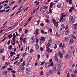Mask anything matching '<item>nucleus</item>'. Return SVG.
<instances>
[{"mask_svg":"<svg viewBox=\"0 0 77 77\" xmlns=\"http://www.w3.org/2000/svg\"><path fill=\"white\" fill-rule=\"evenodd\" d=\"M51 39H50L48 41V43H51Z\"/></svg>","mask_w":77,"mask_h":77,"instance_id":"obj_43","label":"nucleus"},{"mask_svg":"<svg viewBox=\"0 0 77 77\" xmlns=\"http://www.w3.org/2000/svg\"><path fill=\"white\" fill-rule=\"evenodd\" d=\"M57 44H55V46H54V48L55 49H56V48H57Z\"/></svg>","mask_w":77,"mask_h":77,"instance_id":"obj_39","label":"nucleus"},{"mask_svg":"<svg viewBox=\"0 0 77 77\" xmlns=\"http://www.w3.org/2000/svg\"><path fill=\"white\" fill-rule=\"evenodd\" d=\"M31 72V70L30 69L26 68V72L27 74H29Z\"/></svg>","mask_w":77,"mask_h":77,"instance_id":"obj_1","label":"nucleus"},{"mask_svg":"<svg viewBox=\"0 0 77 77\" xmlns=\"http://www.w3.org/2000/svg\"><path fill=\"white\" fill-rule=\"evenodd\" d=\"M13 52L12 51H11L10 54H11V57H12V56H13Z\"/></svg>","mask_w":77,"mask_h":77,"instance_id":"obj_25","label":"nucleus"},{"mask_svg":"<svg viewBox=\"0 0 77 77\" xmlns=\"http://www.w3.org/2000/svg\"><path fill=\"white\" fill-rule=\"evenodd\" d=\"M45 22H47V23H49V20H48V19H46L45 20Z\"/></svg>","mask_w":77,"mask_h":77,"instance_id":"obj_44","label":"nucleus"},{"mask_svg":"<svg viewBox=\"0 0 77 77\" xmlns=\"http://www.w3.org/2000/svg\"><path fill=\"white\" fill-rule=\"evenodd\" d=\"M23 5H21L20 7V8H19V9H21L22 8H23Z\"/></svg>","mask_w":77,"mask_h":77,"instance_id":"obj_62","label":"nucleus"},{"mask_svg":"<svg viewBox=\"0 0 77 77\" xmlns=\"http://www.w3.org/2000/svg\"><path fill=\"white\" fill-rule=\"evenodd\" d=\"M73 73L74 74H76V73H77V70H75V71Z\"/></svg>","mask_w":77,"mask_h":77,"instance_id":"obj_63","label":"nucleus"},{"mask_svg":"<svg viewBox=\"0 0 77 77\" xmlns=\"http://www.w3.org/2000/svg\"><path fill=\"white\" fill-rule=\"evenodd\" d=\"M50 66H52V65H53V62H51L50 64Z\"/></svg>","mask_w":77,"mask_h":77,"instance_id":"obj_53","label":"nucleus"},{"mask_svg":"<svg viewBox=\"0 0 77 77\" xmlns=\"http://www.w3.org/2000/svg\"><path fill=\"white\" fill-rule=\"evenodd\" d=\"M5 56H3L2 57V59H3V60H5Z\"/></svg>","mask_w":77,"mask_h":77,"instance_id":"obj_50","label":"nucleus"},{"mask_svg":"<svg viewBox=\"0 0 77 77\" xmlns=\"http://www.w3.org/2000/svg\"><path fill=\"white\" fill-rule=\"evenodd\" d=\"M53 2H51L50 5V7L51 8H52V7H53Z\"/></svg>","mask_w":77,"mask_h":77,"instance_id":"obj_21","label":"nucleus"},{"mask_svg":"<svg viewBox=\"0 0 77 77\" xmlns=\"http://www.w3.org/2000/svg\"><path fill=\"white\" fill-rule=\"evenodd\" d=\"M69 4L71 5L72 4V0H69Z\"/></svg>","mask_w":77,"mask_h":77,"instance_id":"obj_20","label":"nucleus"},{"mask_svg":"<svg viewBox=\"0 0 77 77\" xmlns=\"http://www.w3.org/2000/svg\"><path fill=\"white\" fill-rule=\"evenodd\" d=\"M52 10H51V9H50L49 10V12H51L50 14H51V13H52Z\"/></svg>","mask_w":77,"mask_h":77,"instance_id":"obj_58","label":"nucleus"},{"mask_svg":"<svg viewBox=\"0 0 77 77\" xmlns=\"http://www.w3.org/2000/svg\"><path fill=\"white\" fill-rule=\"evenodd\" d=\"M4 51V50L3 49H2L0 50V53H3Z\"/></svg>","mask_w":77,"mask_h":77,"instance_id":"obj_23","label":"nucleus"},{"mask_svg":"<svg viewBox=\"0 0 77 77\" xmlns=\"http://www.w3.org/2000/svg\"><path fill=\"white\" fill-rule=\"evenodd\" d=\"M61 26L63 29H65V25H64V24H62L61 25Z\"/></svg>","mask_w":77,"mask_h":77,"instance_id":"obj_28","label":"nucleus"},{"mask_svg":"<svg viewBox=\"0 0 77 77\" xmlns=\"http://www.w3.org/2000/svg\"><path fill=\"white\" fill-rule=\"evenodd\" d=\"M44 63H45V62L43 61L40 64V65H44Z\"/></svg>","mask_w":77,"mask_h":77,"instance_id":"obj_41","label":"nucleus"},{"mask_svg":"<svg viewBox=\"0 0 77 77\" xmlns=\"http://www.w3.org/2000/svg\"><path fill=\"white\" fill-rule=\"evenodd\" d=\"M40 57H41V56L39 54L38 55V59L40 58Z\"/></svg>","mask_w":77,"mask_h":77,"instance_id":"obj_55","label":"nucleus"},{"mask_svg":"<svg viewBox=\"0 0 77 77\" xmlns=\"http://www.w3.org/2000/svg\"><path fill=\"white\" fill-rule=\"evenodd\" d=\"M40 50H41V51H42V50H44V48H42V47H41L40 48Z\"/></svg>","mask_w":77,"mask_h":77,"instance_id":"obj_60","label":"nucleus"},{"mask_svg":"<svg viewBox=\"0 0 77 77\" xmlns=\"http://www.w3.org/2000/svg\"><path fill=\"white\" fill-rule=\"evenodd\" d=\"M17 6H18V5H15V6H14V7L12 9V10H14V9H15V8H17Z\"/></svg>","mask_w":77,"mask_h":77,"instance_id":"obj_37","label":"nucleus"},{"mask_svg":"<svg viewBox=\"0 0 77 77\" xmlns=\"http://www.w3.org/2000/svg\"><path fill=\"white\" fill-rule=\"evenodd\" d=\"M66 17L64 18H61L60 17V22L61 21H62V22L64 21H65L66 20Z\"/></svg>","mask_w":77,"mask_h":77,"instance_id":"obj_4","label":"nucleus"},{"mask_svg":"<svg viewBox=\"0 0 77 77\" xmlns=\"http://www.w3.org/2000/svg\"><path fill=\"white\" fill-rule=\"evenodd\" d=\"M72 77H75V75H74V74H71Z\"/></svg>","mask_w":77,"mask_h":77,"instance_id":"obj_57","label":"nucleus"},{"mask_svg":"<svg viewBox=\"0 0 77 77\" xmlns=\"http://www.w3.org/2000/svg\"><path fill=\"white\" fill-rule=\"evenodd\" d=\"M32 18V17H30L28 20V22H29V21H30V20H31Z\"/></svg>","mask_w":77,"mask_h":77,"instance_id":"obj_32","label":"nucleus"},{"mask_svg":"<svg viewBox=\"0 0 77 77\" xmlns=\"http://www.w3.org/2000/svg\"><path fill=\"white\" fill-rule=\"evenodd\" d=\"M66 77H69V73H68L67 74Z\"/></svg>","mask_w":77,"mask_h":77,"instance_id":"obj_59","label":"nucleus"},{"mask_svg":"<svg viewBox=\"0 0 77 77\" xmlns=\"http://www.w3.org/2000/svg\"><path fill=\"white\" fill-rule=\"evenodd\" d=\"M61 5H60L59 4L57 6V7H58V8H60V7H61Z\"/></svg>","mask_w":77,"mask_h":77,"instance_id":"obj_52","label":"nucleus"},{"mask_svg":"<svg viewBox=\"0 0 77 77\" xmlns=\"http://www.w3.org/2000/svg\"><path fill=\"white\" fill-rule=\"evenodd\" d=\"M66 16H67V14H65L63 15V16H61L60 18H64V17H65Z\"/></svg>","mask_w":77,"mask_h":77,"instance_id":"obj_22","label":"nucleus"},{"mask_svg":"<svg viewBox=\"0 0 77 77\" xmlns=\"http://www.w3.org/2000/svg\"><path fill=\"white\" fill-rule=\"evenodd\" d=\"M65 45L64 44H63V45L62 47V49H64V48H65V46H64Z\"/></svg>","mask_w":77,"mask_h":77,"instance_id":"obj_29","label":"nucleus"},{"mask_svg":"<svg viewBox=\"0 0 77 77\" xmlns=\"http://www.w3.org/2000/svg\"><path fill=\"white\" fill-rule=\"evenodd\" d=\"M24 68L22 67L20 69V71H23V70H24Z\"/></svg>","mask_w":77,"mask_h":77,"instance_id":"obj_46","label":"nucleus"},{"mask_svg":"<svg viewBox=\"0 0 77 77\" xmlns=\"http://www.w3.org/2000/svg\"><path fill=\"white\" fill-rule=\"evenodd\" d=\"M44 74V72L43 71H42L40 73V75H42Z\"/></svg>","mask_w":77,"mask_h":77,"instance_id":"obj_18","label":"nucleus"},{"mask_svg":"<svg viewBox=\"0 0 77 77\" xmlns=\"http://www.w3.org/2000/svg\"><path fill=\"white\" fill-rule=\"evenodd\" d=\"M35 33L36 34V35H38V34H39V32H38L37 31H36L35 32Z\"/></svg>","mask_w":77,"mask_h":77,"instance_id":"obj_30","label":"nucleus"},{"mask_svg":"<svg viewBox=\"0 0 77 77\" xmlns=\"http://www.w3.org/2000/svg\"><path fill=\"white\" fill-rule=\"evenodd\" d=\"M58 23H59V22H55L54 25L55 26H56L57 24H58Z\"/></svg>","mask_w":77,"mask_h":77,"instance_id":"obj_27","label":"nucleus"},{"mask_svg":"<svg viewBox=\"0 0 77 77\" xmlns=\"http://www.w3.org/2000/svg\"><path fill=\"white\" fill-rule=\"evenodd\" d=\"M62 43H60V45H59V47H62Z\"/></svg>","mask_w":77,"mask_h":77,"instance_id":"obj_36","label":"nucleus"},{"mask_svg":"<svg viewBox=\"0 0 77 77\" xmlns=\"http://www.w3.org/2000/svg\"><path fill=\"white\" fill-rule=\"evenodd\" d=\"M53 71H56L57 70V68H56V66H54L53 67Z\"/></svg>","mask_w":77,"mask_h":77,"instance_id":"obj_9","label":"nucleus"},{"mask_svg":"<svg viewBox=\"0 0 77 77\" xmlns=\"http://www.w3.org/2000/svg\"><path fill=\"white\" fill-rule=\"evenodd\" d=\"M75 27H76V28H77V23H76L74 25Z\"/></svg>","mask_w":77,"mask_h":77,"instance_id":"obj_64","label":"nucleus"},{"mask_svg":"<svg viewBox=\"0 0 77 77\" xmlns=\"http://www.w3.org/2000/svg\"><path fill=\"white\" fill-rule=\"evenodd\" d=\"M45 38L44 37H42L40 38V41H45Z\"/></svg>","mask_w":77,"mask_h":77,"instance_id":"obj_11","label":"nucleus"},{"mask_svg":"<svg viewBox=\"0 0 77 77\" xmlns=\"http://www.w3.org/2000/svg\"><path fill=\"white\" fill-rule=\"evenodd\" d=\"M54 60H55V61H56V62H58V58L57 57H55L54 58Z\"/></svg>","mask_w":77,"mask_h":77,"instance_id":"obj_19","label":"nucleus"},{"mask_svg":"<svg viewBox=\"0 0 77 77\" xmlns=\"http://www.w3.org/2000/svg\"><path fill=\"white\" fill-rule=\"evenodd\" d=\"M56 35L57 36V37H60V34H59V33H58V32H57L56 33Z\"/></svg>","mask_w":77,"mask_h":77,"instance_id":"obj_17","label":"nucleus"},{"mask_svg":"<svg viewBox=\"0 0 77 77\" xmlns=\"http://www.w3.org/2000/svg\"><path fill=\"white\" fill-rule=\"evenodd\" d=\"M20 41H23V38L22 37H20Z\"/></svg>","mask_w":77,"mask_h":77,"instance_id":"obj_54","label":"nucleus"},{"mask_svg":"<svg viewBox=\"0 0 77 77\" xmlns=\"http://www.w3.org/2000/svg\"><path fill=\"white\" fill-rule=\"evenodd\" d=\"M50 63H47L46 64V65H45V68H47L50 67Z\"/></svg>","mask_w":77,"mask_h":77,"instance_id":"obj_7","label":"nucleus"},{"mask_svg":"<svg viewBox=\"0 0 77 77\" xmlns=\"http://www.w3.org/2000/svg\"><path fill=\"white\" fill-rule=\"evenodd\" d=\"M27 32H28V30L27 29H25V33L26 34L27 33Z\"/></svg>","mask_w":77,"mask_h":77,"instance_id":"obj_45","label":"nucleus"},{"mask_svg":"<svg viewBox=\"0 0 77 77\" xmlns=\"http://www.w3.org/2000/svg\"><path fill=\"white\" fill-rule=\"evenodd\" d=\"M52 22L53 23H55L56 22V20H55L54 19H52Z\"/></svg>","mask_w":77,"mask_h":77,"instance_id":"obj_31","label":"nucleus"},{"mask_svg":"<svg viewBox=\"0 0 77 77\" xmlns=\"http://www.w3.org/2000/svg\"><path fill=\"white\" fill-rule=\"evenodd\" d=\"M31 41L32 42H34L35 41V39L34 37H32L31 38Z\"/></svg>","mask_w":77,"mask_h":77,"instance_id":"obj_8","label":"nucleus"},{"mask_svg":"<svg viewBox=\"0 0 77 77\" xmlns=\"http://www.w3.org/2000/svg\"><path fill=\"white\" fill-rule=\"evenodd\" d=\"M40 26H41L43 27V26H44V23H41L40 24Z\"/></svg>","mask_w":77,"mask_h":77,"instance_id":"obj_49","label":"nucleus"},{"mask_svg":"<svg viewBox=\"0 0 77 77\" xmlns=\"http://www.w3.org/2000/svg\"><path fill=\"white\" fill-rule=\"evenodd\" d=\"M49 72L50 73H51V74H52V73H53V70H50L49 71Z\"/></svg>","mask_w":77,"mask_h":77,"instance_id":"obj_33","label":"nucleus"},{"mask_svg":"<svg viewBox=\"0 0 77 77\" xmlns=\"http://www.w3.org/2000/svg\"><path fill=\"white\" fill-rule=\"evenodd\" d=\"M65 33L66 35H68L69 33V32L68 30H66L65 32Z\"/></svg>","mask_w":77,"mask_h":77,"instance_id":"obj_10","label":"nucleus"},{"mask_svg":"<svg viewBox=\"0 0 77 77\" xmlns=\"http://www.w3.org/2000/svg\"><path fill=\"white\" fill-rule=\"evenodd\" d=\"M60 55V57H61V58H62V57H63V55L62 54H61Z\"/></svg>","mask_w":77,"mask_h":77,"instance_id":"obj_48","label":"nucleus"},{"mask_svg":"<svg viewBox=\"0 0 77 77\" xmlns=\"http://www.w3.org/2000/svg\"><path fill=\"white\" fill-rule=\"evenodd\" d=\"M72 37L73 38H75V39H76V38L75 37V36L74 35H72Z\"/></svg>","mask_w":77,"mask_h":77,"instance_id":"obj_35","label":"nucleus"},{"mask_svg":"<svg viewBox=\"0 0 77 77\" xmlns=\"http://www.w3.org/2000/svg\"><path fill=\"white\" fill-rule=\"evenodd\" d=\"M39 47V46H38V44H36L35 45V48L36 49H38Z\"/></svg>","mask_w":77,"mask_h":77,"instance_id":"obj_24","label":"nucleus"},{"mask_svg":"<svg viewBox=\"0 0 77 77\" xmlns=\"http://www.w3.org/2000/svg\"><path fill=\"white\" fill-rule=\"evenodd\" d=\"M8 70H12V69L11 68H8L7 69Z\"/></svg>","mask_w":77,"mask_h":77,"instance_id":"obj_61","label":"nucleus"},{"mask_svg":"<svg viewBox=\"0 0 77 77\" xmlns=\"http://www.w3.org/2000/svg\"><path fill=\"white\" fill-rule=\"evenodd\" d=\"M71 56L70 55H68V54H66V59H68V58H69L70 57H71Z\"/></svg>","mask_w":77,"mask_h":77,"instance_id":"obj_12","label":"nucleus"},{"mask_svg":"<svg viewBox=\"0 0 77 77\" xmlns=\"http://www.w3.org/2000/svg\"><path fill=\"white\" fill-rule=\"evenodd\" d=\"M15 38H12V40H13V42H15Z\"/></svg>","mask_w":77,"mask_h":77,"instance_id":"obj_51","label":"nucleus"},{"mask_svg":"<svg viewBox=\"0 0 77 77\" xmlns=\"http://www.w3.org/2000/svg\"><path fill=\"white\" fill-rule=\"evenodd\" d=\"M43 8L44 9H47L48 8V6L47 5L44 6L43 7Z\"/></svg>","mask_w":77,"mask_h":77,"instance_id":"obj_14","label":"nucleus"},{"mask_svg":"<svg viewBox=\"0 0 77 77\" xmlns=\"http://www.w3.org/2000/svg\"><path fill=\"white\" fill-rule=\"evenodd\" d=\"M13 38H15V37H16V35H15V33H14L13 34Z\"/></svg>","mask_w":77,"mask_h":77,"instance_id":"obj_26","label":"nucleus"},{"mask_svg":"<svg viewBox=\"0 0 77 77\" xmlns=\"http://www.w3.org/2000/svg\"><path fill=\"white\" fill-rule=\"evenodd\" d=\"M8 47L10 49H12V45H10Z\"/></svg>","mask_w":77,"mask_h":77,"instance_id":"obj_42","label":"nucleus"},{"mask_svg":"<svg viewBox=\"0 0 77 77\" xmlns=\"http://www.w3.org/2000/svg\"><path fill=\"white\" fill-rule=\"evenodd\" d=\"M26 55V52L23 53V57H24Z\"/></svg>","mask_w":77,"mask_h":77,"instance_id":"obj_40","label":"nucleus"},{"mask_svg":"<svg viewBox=\"0 0 77 77\" xmlns=\"http://www.w3.org/2000/svg\"><path fill=\"white\" fill-rule=\"evenodd\" d=\"M29 51H30V53H33V50H32V49H31Z\"/></svg>","mask_w":77,"mask_h":77,"instance_id":"obj_38","label":"nucleus"},{"mask_svg":"<svg viewBox=\"0 0 77 77\" xmlns=\"http://www.w3.org/2000/svg\"><path fill=\"white\" fill-rule=\"evenodd\" d=\"M8 37L9 38V39H11V37L13 36V35L12 34H10L8 35Z\"/></svg>","mask_w":77,"mask_h":77,"instance_id":"obj_16","label":"nucleus"},{"mask_svg":"<svg viewBox=\"0 0 77 77\" xmlns=\"http://www.w3.org/2000/svg\"><path fill=\"white\" fill-rule=\"evenodd\" d=\"M72 19H73V17L70 16L69 17V20L70 21H72V23H74V21H72Z\"/></svg>","mask_w":77,"mask_h":77,"instance_id":"obj_6","label":"nucleus"},{"mask_svg":"<svg viewBox=\"0 0 77 77\" xmlns=\"http://www.w3.org/2000/svg\"><path fill=\"white\" fill-rule=\"evenodd\" d=\"M11 71L13 72V73H14V74L16 73V72H15V70H11Z\"/></svg>","mask_w":77,"mask_h":77,"instance_id":"obj_47","label":"nucleus"},{"mask_svg":"<svg viewBox=\"0 0 77 77\" xmlns=\"http://www.w3.org/2000/svg\"><path fill=\"white\" fill-rule=\"evenodd\" d=\"M25 65H26L25 62V61H24L23 62V63L22 65L23 66H24Z\"/></svg>","mask_w":77,"mask_h":77,"instance_id":"obj_34","label":"nucleus"},{"mask_svg":"<svg viewBox=\"0 0 77 77\" xmlns=\"http://www.w3.org/2000/svg\"><path fill=\"white\" fill-rule=\"evenodd\" d=\"M51 45V44L50 43H48L47 45L46 46V48H49L50 47V46Z\"/></svg>","mask_w":77,"mask_h":77,"instance_id":"obj_13","label":"nucleus"},{"mask_svg":"<svg viewBox=\"0 0 77 77\" xmlns=\"http://www.w3.org/2000/svg\"><path fill=\"white\" fill-rule=\"evenodd\" d=\"M46 48V51L47 52H49L50 51V53H51L52 51H53V49H50V48Z\"/></svg>","mask_w":77,"mask_h":77,"instance_id":"obj_2","label":"nucleus"},{"mask_svg":"<svg viewBox=\"0 0 77 77\" xmlns=\"http://www.w3.org/2000/svg\"><path fill=\"white\" fill-rule=\"evenodd\" d=\"M41 32H42V33H43L44 34H45L44 33H45V34H47V32L44 31V30L43 29L41 30Z\"/></svg>","mask_w":77,"mask_h":77,"instance_id":"obj_15","label":"nucleus"},{"mask_svg":"<svg viewBox=\"0 0 77 77\" xmlns=\"http://www.w3.org/2000/svg\"><path fill=\"white\" fill-rule=\"evenodd\" d=\"M22 41L24 43H25V44H26V40H25V39H23Z\"/></svg>","mask_w":77,"mask_h":77,"instance_id":"obj_56","label":"nucleus"},{"mask_svg":"<svg viewBox=\"0 0 77 77\" xmlns=\"http://www.w3.org/2000/svg\"><path fill=\"white\" fill-rule=\"evenodd\" d=\"M74 7L73 6H72L69 9V12H72V11H74Z\"/></svg>","mask_w":77,"mask_h":77,"instance_id":"obj_3","label":"nucleus"},{"mask_svg":"<svg viewBox=\"0 0 77 77\" xmlns=\"http://www.w3.org/2000/svg\"><path fill=\"white\" fill-rule=\"evenodd\" d=\"M74 42V39H73V38H71L70 39V41L69 42V44H72Z\"/></svg>","mask_w":77,"mask_h":77,"instance_id":"obj_5","label":"nucleus"}]
</instances>
